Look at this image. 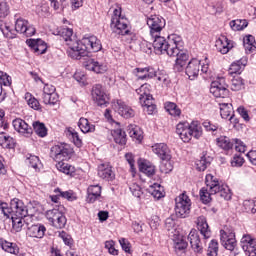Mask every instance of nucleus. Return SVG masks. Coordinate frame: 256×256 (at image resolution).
<instances>
[{
	"mask_svg": "<svg viewBox=\"0 0 256 256\" xmlns=\"http://www.w3.org/2000/svg\"><path fill=\"white\" fill-rule=\"evenodd\" d=\"M165 109L169 112V115H172V117H179L181 115V109H179L177 104L173 102H167L165 104Z\"/></svg>",
	"mask_w": 256,
	"mask_h": 256,
	"instance_id": "obj_51",
	"label": "nucleus"
},
{
	"mask_svg": "<svg viewBox=\"0 0 256 256\" xmlns=\"http://www.w3.org/2000/svg\"><path fill=\"white\" fill-rule=\"evenodd\" d=\"M115 111H117L118 115H121L124 119L135 117V110L121 100H118L115 104Z\"/></svg>",
	"mask_w": 256,
	"mask_h": 256,
	"instance_id": "obj_23",
	"label": "nucleus"
},
{
	"mask_svg": "<svg viewBox=\"0 0 256 256\" xmlns=\"http://www.w3.org/2000/svg\"><path fill=\"white\" fill-rule=\"evenodd\" d=\"M0 246L6 253H10L11 255H19V246L17 243L0 239Z\"/></svg>",
	"mask_w": 256,
	"mask_h": 256,
	"instance_id": "obj_37",
	"label": "nucleus"
},
{
	"mask_svg": "<svg viewBox=\"0 0 256 256\" xmlns=\"http://www.w3.org/2000/svg\"><path fill=\"white\" fill-rule=\"evenodd\" d=\"M57 89L51 84L44 85L42 101L44 105H57L59 102V94H57Z\"/></svg>",
	"mask_w": 256,
	"mask_h": 256,
	"instance_id": "obj_13",
	"label": "nucleus"
},
{
	"mask_svg": "<svg viewBox=\"0 0 256 256\" xmlns=\"http://www.w3.org/2000/svg\"><path fill=\"white\" fill-rule=\"evenodd\" d=\"M101 199V186L99 185H90L87 189V203H95Z\"/></svg>",
	"mask_w": 256,
	"mask_h": 256,
	"instance_id": "obj_30",
	"label": "nucleus"
},
{
	"mask_svg": "<svg viewBox=\"0 0 256 256\" xmlns=\"http://www.w3.org/2000/svg\"><path fill=\"white\" fill-rule=\"evenodd\" d=\"M220 115L222 119H229L230 123H239L233 113V105L231 103H220Z\"/></svg>",
	"mask_w": 256,
	"mask_h": 256,
	"instance_id": "obj_26",
	"label": "nucleus"
},
{
	"mask_svg": "<svg viewBox=\"0 0 256 256\" xmlns=\"http://www.w3.org/2000/svg\"><path fill=\"white\" fill-rule=\"evenodd\" d=\"M78 127L82 133L95 132V125L91 124L87 118H80L78 121Z\"/></svg>",
	"mask_w": 256,
	"mask_h": 256,
	"instance_id": "obj_41",
	"label": "nucleus"
},
{
	"mask_svg": "<svg viewBox=\"0 0 256 256\" xmlns=\"http://www.w3.org/2000/svg\"><path fill=\"white\" fill-rule=\"evenodd\" d=\"M129 136L132 137V139H136L137 141H141L143 139V131L139 126H129Z\"/></svg>",
	"mask_w": 256,
	"mask_h": 256,
	"instance_id": "obj_50",
	"label": "nucleus"
},
{
	"mask_svg": "<svg viewBox=\"0 0 256 256\" xmlns=\"http://www.w3.org/2000/svg\"><path fill=\"white\" fill-rule=\"evenodd\" d=\"M11 13L7 0H0V19H5Z\"/></svg>",
	"mask_w": 256,
	"mask_h": 256,
	"instance_id": "obj_55",
	"label": "nucleus"
},
{
	"mask_svg": "<svg viewBox=\"0 0 256 256\" xmlns=\"http://www.w3.org/2000/svg\"><path fill=\"white\" fill-rule=\"evenodd\" d=\"M165 229L167 231H177V223L175 222V216H170L165 220Z\"/></svg>",
	"mask_w": 256,
	"mask_h": 256,
	"instance_id": "obj_59",
	"label": "nucleus"
},
{
	"mask_svg": "<svg viewBox=\"0 0 256 256\" xmlns=\"http://www.w3.org/2000/svg\"><path fill=\"white\" fill-rule=\"evenodd\" d=\"M175 214L177 217L181 219H185V217H189V213H191V199L187 194L182 193L175 199Z\"/></svg>",
	"mask_w": 256,
	"mask_h": 256,
	"instance_id": "obj_10",
	"label": "nucleus"
},
{
	"mask_svg": "<svg viewBox=\"0 0 256 256\" xmlns=\"http://www.w3.org/2000/svg\"><path fill=\"white\" fill-rule=\"evenodd\" d=\"M220 241L221 245L228 251H235V247H237V239L235 238V232L233 230H221Z\"/></svg>",
	"mask_w": 256,
	"mask_h": 256,
	"instance_id": "obj_14",
	"label": "nucleus"
},
{
	"mask_svg": "<svg viewBox=\"0 0 256 256\" xmlns=\"http://www.w3.org/2000/svg\"><path fill=\"white\" fill-rule=\"evenodd\" d=\"M25 101L31 109H34V111H41V103H39V100H37L33 94L27 92L25 94Z\"/></svg>",
	"mask_w": 256,
	"mask_h": 256,
	"instance_id": "obj_44",
	"label": "nucleus"
},
{
	"mask_svg": "<svg viewBox=\"0 0 256 256\" xmlns=\"http://www.w3.org/2000/svg\"><path fill=\"white\" fill-rule=\"evenodd\" d=\"M85 67L88 71H93L94 73H105V71H107V65L95 61V59H89Z\"/></svg>",
	"mask_w": 256,
	"mask_h": 256,
	"instance_id": "obj_32",
	"label": "nucleus"
},
{
	"mask_svg": "<svg viewBox=\"0 0 256 256\" xmlns=\"http://www.w3.org/2000/svg\"><path fill=\"white\" fill-rule=\"evenodd\" d=\"M188 241L195 255H203V242H201L199 231L192 229L188 235Z\"/></svg>",
	"mask_w": 256,
	"mask_h": 256,
	"instance_id": "obj_18",
	"label": "nucleus"
},
{
	"mask_svg": "<svg viewBox=\"0 0 256 256\" xmlns=\"http://www.w3.org/2000/svg\"><path fill=\"white\" fill-rule=\"evenodd\" d=\"M244 211L246 213H256V201L255 200H245L243 202Z\"/></svg>",
	"mask_w": 256,
	"mask_h": 256,
	"instance_id": "obj_58",
	"label": "nucleus"
},
{
	"mask_svg": "<svg viewBox=\"0 0 256 256\" xmlns=\"http://www.w3.org/2000/svg\"><path fill=\"white\" fill-rule=\"evenodd\" d=\"M243 163H245V159L243 158V156H241V154L234 155L231 161L232 167H242Z\"/></svg>",
	"mask_w": 256,
	"mask_h": 256,
	"instance_id": "obj_63",
	"label": "nucleus"
},
{
	"mask_svg": "<svg viewBox=\"0 0 256 256\" xmlns=\"http://www.w3.org/2000/svg\"><path fill=\"white\" fill-rule=\"evenodd\" d=\"M176 133L184 143H189L191 139H201L203 128L199 121L180 122L176 125Z\"/></svg>",
	"mask_w": 256,
	"mask_h": 256,
	"instance_id": "obj_4",
	"label": "nucleus"
},
{
	"mask_svg": "<svg viewBox=\"0 0 256 256\" xmlns=\"http://www.w3.org/2000/svg\"><path fill=\"white\" fill-rule=\"evenodd\" d=\"M213 158L203 155L199 160L196 161V169L197 171H205L211 165Z\"/></svg>",
	"mask_w": 256,
	"mask_h": 256,
	"instance_id": "obj_45",
	"label": "nucleus"
},
{
	"mask_svg": "<svg viewBox=\"0 0 256 256\" xmlns=\"http://www.w3.org/2000/svg\"><path fill=\"white\" fill-rule=\"evenodd\" d=\"M139 171L147 175V177H153L155 175V165L151 162L144 161L139 164Z\"/></svg>",
	"mask_w": 256,
	"mask_h": 256,
	"instance_id": "obj_42",
	"label": "nucleus"
},
{
	"mask_svg": "<svg viewBox=\"0 0 256 256\" xmlns=\"http://www.w3.org/2000/svg\"><path fill=\"white\" fill-rule=\"evenodd\" d=\"M216 141L218 147L224 149V151H230V149H233V142L231 141V139H229V137L220 136L219 138H217Z\"/></svg>",
	"mask_w": 256,
	"mask_h": 256,
	"instance_id": "obj_46",
	"label": "nucleus"
},
{
	"mask_svg": "<svg viewBox=\"0 0 256 256\" xmlns=\"http://www.w3.org/2000/svg\"><path fill=\"white\" fill-rule=\"evenodd\" d=\"M216 49L222 55H227V52L233 49V41L229 40L226 36H221L216 40Z\"/></svg>",
	"mask_w": 256,
	"mask_h": 256,
	"instance_id": "obj_27",
	"label": "nucleus"
},
{
	"mask_svg": "<svg viewBox=\"0 0 256 256\" xmlns=\"http://www.w3.org/2000/svg\"><path fill=\"white\" fill-rule=\"evenodd\" d=\"M110 27L112 29V33L124 37L126 43H133V41H137V34L133 31L127 17L121 14V8L114 9Z\"/></svg>",
	"mask_w": 256,
	"mask_h": 256,
	"instance_id": "obj_1",
	"label": "nucleus"
},
{
	"mask_svg": "<svg viewBox=\"0 0 256 256\" xmlns=\"http://www.w3.org/2000/svg\"><path fill=\"white\" fill-rule=\"evenodd\" d=\"M210 93L217 99H227L229 97V84L224 77H218L211 83Z\"/></svg>",
	"mask_w": 256,
	"mask_h": 256,
	"instance_id": "obj_11",
	"label": "nucleus"
},
{
	"mask_svg": "<svg viewBox=\"0 0 256 256\" xmlns=\"http://www.w3.org/2000/svg\"><path fill=\"white\" fill-rule=\"evenodd\" d=\"M26 43L28 47H30L32 51L36 53V55H44V53H47V43L41 39H30L27 40Z\"/></svg>",
	"mask_w": 256,
	"mask_h": 256,
	"instance_id": "obj_25",
	"label": "nucleus"
},
{
	"mask_svg": "<svg viewBox=\"0 0 256 256\" xmlns=\"http://www.w3.org/2000/svg\"><path fill=\"white\" fill-rule=\"evenodd\" d=\"M241 247L246 255L256 256V239L250 234H244L241 238Z\"/></svg>",
	"mask_w": 256,
	"mask_h": 256,
	"instance_id": "obj_19",
	"label": "nucleus"
},
{
	"mask_svg": "<svg viewBox=\"0 0 256 256\" xmlns=\"http://www.w3.org/2000/svg\"><path fill=\"white\" fill-rule=\"evenodd\" d=\"M152 37L154 39L153 47L156 55H165L166 53V55L172 56L174 53H177V45L183 44L180 36L177 34H172L167 39L160 34Z\"/></svg>",
	"mask_w": 256,
	"mask_h": 256,
	"instance_id": "obj_2",
	"label": "nucleus"
},
{
	"mask_svg": "<svg viewBox=\"0 0 256 256\" xmlns=\"http://www.w3.org/2000/svg\"><path fill=\"white\" fill-rule=\"evenodd\" d=\"M199 195L202 203H204V205H207L211 203V195H215V193H212L209 187L206 185V187L200 189Z\"/></svg>",
	"mask_w": 256,
	"mask_h": 256,
	"instance_id": "obj_47",
	"label": "nucleus"
},
{
	"mask_svg": "<svg viewBox=\"0 0 256 256\" xmlns=\"http://www.w3.org/2000/svg\"><path fill=\"white\" fill-rule=\"evenodd\" d=\"M46 219L49 221L52 227L56 229H63L67 225V218L63 214V206L58 208H53L46 212Z\"/></svg>",
	"mask_w": 256,
	"mask_h": 256,
	"instance_id": "obj_9",
	"label": "nucleus"
},
{
	"mask_svg": "<svg viewBox=\"0 0 256 256\" xmlns=\"http://www.w3.org/2000/svg\"><path fill=\"white\" fill-rule=\"evenodd\" d=\"M219 255V242L217 240H211L208 246L207 256Z\"/></svg>",
	"mask_w": 256,
	"mask_h": 256,
	"instance_id": "obj_56",
	"label": "nucleus"
},
{
	"mask_svg": "<svg viewBox=\"0 0 256 256\" xmlns=\"http://www.w3.org/2000/svg\"><path fill=\"white\" fill-rule=\"evenodd\" d=\"M176 51L177 53L171 55V57H177L174 64V71H176L177 73H181V71L185 69L187 61H189V54L181 50V44L176 46Z\"/></svg>",
	"mask_w": 256,
	"mask_h": 256,
	"instance_id": "obj_16",
	"label": "nucleus"
},
{
	"mask_svg": "<svg viewBox=\"0 0 256 256\" xmlns=\"http://www.w3.org/2000/svg\"><path fill=\"white\" fill-rule=\"evenodd\" d=\"M53 35H59L65 41L66 45L69 47L68 55L74 53L75 49L79 47V40L73 37V29L67 27H59L54 32Z\"/></svg>",
	"mask_w": 256,
	"mask_h": 256,
	"instance_id": "obj_8",
	"label": "nucleus"
},
{
	"mask_svg": "<svg viewBox=\"0 0 256 256\" xmlns=\"http://www.w3.org/2000/svg\"><path fill=\"white\" fill-rule=\"evenodd\" d=\"M185 73L190 81H195L201 73V61L192 59L185 68Z\"/></svg>",
	"mask_w": 256,
	"mask_h": 256,
	"instance_id": "obj_20",
	"label": "nucleus"
},
{
	"mask_svg": "<svg viewBox=\"0 0 256 256\" xmlns=\"http://www.w3.org/2000/svg\"><path fill=\"white\" fill-rule=\"evenodd\" d=\"M205 185L210 189L211 193H215V195H219L225 201H231V197H233V193H231V189L226 184L221 183V181L213 176L212 174H207L205 178Z\"/></svg>",
	"mask_w": 256,
	"mask_h": 256,
	"instance_id": "obj_6",
	"label": "nucleus"
},
{
	"mask_svg": "<svg viewBox=\"0 0 256 256\" xmlns=\"http://www.w3.org/2000/svg\"><path fill=\"white\" fill-rule=\"evenodd\" d=\"M32 126L38 137H47V127L44 123L36 121L33 122Z\"/></svg>",
	"mask_w": 256,
	"mask_h": 256,
	"instance_id": "obj_49",
	"label": "nucleus"
},
{
	"mask_svg": "<svg viewBox=\"0 0 256 256\" xmlns=\"http://www.w3.org/2000/svg\"><path fill=\"white\" fill-rule=\"evenodd\" d=\"M140 105L144 107V111H147L148 115H153L157 110V105H155L153 98L147 99L145 103H140Z\"/></svg>",
	"mask_w": 256,
	"mask_h": 256,
	"instance_id": "obj_52",
	"label": "nucleus"
},
{
	"mask_svg": "<svg viewBox=\"0 0 256 256\" xmlns=\"http://www.w3.org/2000/svg\"><path fill=\"white\" fill-rule=\"evenodd\" d=\"M0 209L4 217H27L29 215V209L27 205L19 198H13L10 201V206L6 202L0 201Z\"/></svg>",
	"mask_w": 256,
	"mask_h": 256,
	"instance_id": "obj_5",
	"label": "nucleus"
},
{
	"mask_svg": "<svg viewBox=\"0 0 256 256\" xmlns=\"http://www.w3.org/2000/svg\"><path fill=\"white\" fill-rule=\"evenodd\" d=\"M243 45L246 53L251 54L256 51V41L255 36L248 34L243 38Z\"/></svg>",
	"mask_w": 256,
	"mask_h": 256,
	"instance_id": "obj_38",
	"label": "nucleus"
},
{
	"mask_svg": "<svg viewBox=\"0 0 256 256\" xmlns=\"http://www.w3.org/2000/svg\"><path fill=\"white\" fill-rule=\"evenodd\" d=\"M98 177L104 181H113L115 179L113 166L109 163H102L98 165Z\"/></svg>",
	"mask_w": 256,
	"mask_h": 256,
	"instance_id": "obj_22",
	"label": "nucleus"
},
{
	"mask_svg": "<svg viewBox=\"0 0 256 256\" xmlns=\"http://www.w3.org/2000/svg\"><path fill=\"white\" fill-rule=\"evenodd\" d=\"M112 137L118 145H125L127 143V134L122 129L113 130Z\"/></svg>",
	"mask_w": 256,
	"mask_h": 256,
	"instance_id": "obj_43",
	"label": "nucleus"
},
{
	"mask_svg": "<svg viewBox=\"0 0 256 256\" xmlns=\"http://www.w3.org/2000/svg\"><path fill=\"white\" fill-rule=\"evenodd\" d=\"M101 49H103V45L97 36L84 37L78 40V47L70 52V57L79 60L81 57H87L89 53H99Z\"/></svg>",
	"mask_w": 256,
	"mask_h": 256,
	"instance_id": "obj_3",
	"label": "nucleus"
},
{
	"mask_svg": "<svg viewBox=\"0 0 256 256\" xmlns=\"http://www.w3.org/2000/svg\"><path fill=\"white\" fill-rule=\"evenodd\" d=\"M136 93L139 97L140 104L145 103L147 99H153L151 95V85L148 83L142 84L141 87L136 89Z\"/></svg>",
	"mask_w": 256,
	"mask_h": 256,
	"instance_id": "obj_31",
	"label": "nucleus"
},
{
	"mask_svg": "<svg viewBox=\"0 0 256 256\" xmlns=\"http://www.w3.org/2000/svg\"><path fill=\"white\" fill-rule=\"evenodd\" d=\"M147 25L150 29L151 37H157L165 29L166 22L163 17L152 15L147 19Z\"/></svg>",
	"mask_w": 256,
	"mask_h": 256,
	"instance_id": "obj_12",
	"label": "nucleus"
},
{
	"mask_svg": "<svg viewBox=\"0 0 256 256\" xmlns=\"http://www.w3.org/2000/svg\"><path fill=\"white\" fill-rule=\"evenodd\" d=\"M56 168L61 173H64L65 175H69L70 177H77V168L75 166L65 163V162H58L56 164Z\"/></svg>",
	"mask_w": 256,
	"mask_h": 256,
	"instance_id": "obj_33",
	"label": "nucleus"
},
{
	"mask_svg": "<svg viewBox=\"0 0 256 256\" xmlns=\"http://www.w3.org/2000/svg\"><path fill=\"white\" fill-rule=\"evenodd\" d=\"M119 243H120L123 251H125V253L131 254V242H129V240H127L125 238H120Z\"/></svg>",
	"mask_w": 256,
	"mask_h": 256,
	"instance_id": "obj_64",
	"label": "nucleus"
},
{
	"mask_svg": "<svg viewBox=\"0 0 256 256\" xmlns=\"http://www.w3.org/2000/svg\"><path fill=\"white\" fill-rule=\"evenodd\" d=\"M137 73H142V75L138 76V79H153V77L157 76V70L153 67H145V68H137Z\"/></svg>",
	"mask_w": 256,
	"mask_h": 256,
	"instance_id": "obj_39",
	"label": "nucleus"
},
{
	"mask_svg": "<svg viewBox=\"0 0 256 256\" xmlns=\"http://www.w3.org/2000/svg\"><path fill=\"white\" fill-rule=\"evenodd\" d=\"M92 99L98 107H103L109 103V96L105 93L101 84H95L91 91Z\"/></svg>",
	"mask_w": 256,
	"mask_h": 256,
	"instance_id": "obj_15",
	"label": "nucleus"
},
{
	"mask_svg": "<svg viewBox=\"0 0 256 256\" xmlns=\"http://www.w3.org/2000/svg\"><path fill=\"white\" fill-rule=\"evenodd\" d=\"M247 66V57H242L240 60L233 62L229 68V74H241V72Z\"/></svg>",
	"mask_w": 256,
	"mask_h": 256,
	"instance_id": "obj_34",
	"label": "nucleus"
},
{
	"mask_svg": "<svg viewBox=\"0 0 256 256\" xmlns=\"http://www.w3.org/2000/svg\"><path fill=\"white\" fill-rule=\"evenodd\" d=\"M45 231H47L45 225L36 224L28 227L27 235L28 237H34L36 239H43V237H45Z\"/></svg>",
	"mask_w": 256,
	"mask_h": 256,
	"instance_id": "obj_28",
	"label": "nucleus"
},
{
	"mask_svg": "<svg viewBox=\"0 0 256 256\" xmlns=\"http://www.w3.org/2000/svg\"><path fill=\"white\" fill-rule=\"evenodd\" d=\"M150 193L154 199H161L165 197V194L163 193V187H161L159 184H154L151 186Z\"/></svg>",
	"mask_w": 256,
	"mask_h": 256,
	"instance_id": "obj_53",
	"label": "nucleus"
},
{
	"mask_svg": "<svg viewBox=\"0 0 256 256\" xmlns=\"http://www.w3.org/2000/svg\"><path fill=\"white\" fill-rule=\"evenodd\" d=\"M202 125L206 131H212V133H215L219 129V124H215L209 120L204 121Z\"/></svg>",
	"mask_w": 256,
	"mask_h": 256,
	"instance_id": "obj_62",
	"label": "nucleus"
},
{
	"mask_svg": "<svg viewBox=\"0 0 256 256\" xmlns=\"http://www.w3.org/2000/svg\"><path fill=\"white\" fill-rule=\"evenodd\" d=\"M54 193H59L60 197H62V199H67V201H75V199H77V197L75 196V193H73L72 190L61 191V189L56 188L54 190Z\"/></svg>",
	"mask_w": 256,
	"mask_h": 256,
	"instance_id": "obj_54",
	"label": "nucleus"
},
{
	"mask_svg": "<svg viewBox=\"0 0 256 256\" xmlns=\"http://www.w3.org/2000/svg\"><path fill=\"white\" fill-rule=\"evenodd\" d=\"M243 79L241 77H237L232 79V84H231V90L232 91H241L243 89Z\"/></svg>",
	"mask_w": 256,
	"mask_h": 256,
	"instance_id": "obj_60",
	"label": "nucleus"
},
{
	"mask_svg": "<svg viewBox=\"0 0 256 256\" xmlns=\"http://www.w3.org/2000/svg\"><path fill=\"white\" fill-rule=\"evenodd\" d=\"M15 31L17 33H22L26 37H33L37 30L33 25L29 24V21L23 18H18L15 22Z\"/></svg>",
	"mask_w": 256,
	"mask_h": 256,
	"instance_id": "obj_17",
	"label": "nucleus"
},
{
	"mask_svg": "<svg viewBox=\"0 0 256 256\" xmlns=\"http://www.w3.org/2000/svg\"><path fill=\"white\" fill-rule=\"evenodd\" d=\"M67 135H69V137H72L73 143L74 145H76V147H81L83 145V141L81 140V138H79V133H77L75 129L68 128Z\"/></svg>",
	"mask_w": 256,
	"mask_h": 256,
	"instance_id": "obj_57",
	"label": "nucleus"
},
{
	"mask_svg": "<svg viewBox=\"0 0 256 256\" xmlns=\"http://www.w3.org/2000/svg\"><path fill=\"white\" fill-rule=\"evenodd\" d=\"M0 145L3 149H15L17 142L5 132H0Z\"/></svg>",
	"mask_w": 256,
	"mask_h": 256,
	"instance_id": "obj_36",
	"label": "nucleus"
},
{
	"mask_svg": "<svg viewBox=\"0 0 256 256\" xmlns=\"http://www.w3.org/2000/svg\"><path fill=\"white\" fill-rule=\"evenodd\" d=\"M152 151L157 155L162 161H170L171 159V151H169V147L165 143H159L152 146Z\"/></svg>",
	"mask_w": 256,
	"mask_h": 256,
	"instance_id": "obj_24",
	"label": "nucleus"
},
{
	"mask_svg": "<svg viewBox=\"0 0 256 256\" xmlns=\"http://www.w3.org/2000/svg\"><path fill=\"white\" fill-rule=\"evenodd\" d=\"M50 157L56 163H64L63 161H69L73 157V148L65 143L54 145L50 150Z\"/></svg>",
	"mask_w": 256,
	"mask_h": 256,
	"instance_id": "obj_7",
	"label": "nucleus"
},
{
	"mask_svg": "<svg viewBox=\"0 0 256 256\" xmlns=\"http://www.w3.org/2000/svg\"><path fill=\"white\" fill-rule=\"evenodd\" d=\"M197 228L204 237V240L211 238V229H209V224L207 223V218H205V216L198 217Z\"/></svg>",
	"mask_w": 256,
	"mask_h": 256,
	"instance_id": "obj_29",
	"label": "nucleus"
},
{
	"mask_svg": "<svg viewBox=\"0 0 256 256\" xmlns=\"http://www.w3.org/2000/svg\"><path fill=\"white\" fill-rule=\"evenodd\" d=\"M12 125L18 133L23 135L24 137H29L33 135V128L25 122V120L21 118H16L12 121Z\"/></svg>",
	"mask_w": 256,
	"mask_h": 256,
	"instance_id": "obj_21",
	"label": "nucleus"
},
{
	"mask_svg": "<svg viewBox=\"0 0 256 256\" xmlns=\"http://www.w3.org/2000/svg\"><path fill=\"white\" fill-rule=\"evenodd\" d=\"M0 85L3 87H9L11 86V76H9L7 73L0 71Z\"/></svg>",
	"mask_w": 256,
	"mask_h": 256,
	"instance_id": "obj_61",
	"label": "nucleus"
},
{
	"mask_svg": "<svg viewBox=\"0 0 256 256\" xmlns=\"http://www.w3.org/2000/svg\"><path fill=\"white\" fill-rule=\"evenodd\" d=\"M12 220V231L15 233H21L25 225V217L23 216H10Z\"/></svg>",
	"mask_w": 256,
	"mask_h": 256,
	"instance_id": "obj_40",
	"label": "nucleus"
},
{
	"mask_svg": "<svg viewBox=\"0 0 256 256\" xmlns=\"http://www.w3.org/2000/svg\"><path fill=\"white\" fill-rule=\"evenodd\" d=\"M174 241V251L177 255H181V253H185L187 251V247H189V243H187L183 236L178 235L173 238Z\"/></svg>",
	"mask_w": 256,
	"mask_h": 256,
	"instance_id": "obj_35",
	"label": "nucleus"
},
{
	"mask_svg": "<svg viewBox=\"0 0 256 256\" xmlns=\"http://www.w3.org/2000/svg\"><path fill=\"white\" fill-rule=\"evenodd\" d=\"M229 25L232 31H243L249 25V22L245 19H236L230 21Z\"/></svg>",
	"mask_w": 256,
	"mask_h": 256,
	"instance_id": "obj_48",
	"label": "nucleus"
}]
</instances>
